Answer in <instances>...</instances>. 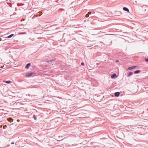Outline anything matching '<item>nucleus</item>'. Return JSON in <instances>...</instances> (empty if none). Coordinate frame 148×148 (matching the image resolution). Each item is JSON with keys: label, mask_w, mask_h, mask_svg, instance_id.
Returning <instances> with one entry per match:
<instances>
[{"label": "nucleus", "mask_w": 148, "mask_h": 148, "mask_svg": "<svg viewBox=\"0 0 148 148\" xmlns=\"http://www.w3.org/2000/svg\"><path fill=\"white\" fill-rule=\"evenodd\" d=\"M54 60H51L50 61V62H51V61H54Z\"/></svg>", "instance_id": "nucleus-18"}, {"label": "nucleus", "mask_w": 148, "mask_h": 148, "mask_svg": "<svg viewBox=\"0 0 148 148\" xmlns=\"http://www.w3.org/2000/svg\"><path fill=\"white\" fill-rule=\"evenodd\" d=\"M119 60H116V62H119Z\"/></svg>", "instance_id": "nucleus-17"}, {"label": "nucleus", "mask_w": 148, "mask_h": 148, "mask_svg": "<svg viewBox=\"0 0 148 148\" xmlns=\"http://www.w3.org/2000/svg\"><path fill=\"white\" fill-rule=\"evenodd\" d=\"M17 121H19V120H17Z\"/></svg>", "instance_id": "nucleus-21"}, {"label": "nucleus", "mask_w": 148, "mask_h": 148, "mask_svg": "<svg viewBox=\"0 0 148 148\" xmlns=\"http://www.w3.org/2000/svg\"><path fill=\"white\" fill-rule=\"evenodd\" d=\"M14 144V143H13V142H12V143H11V144Z\"/></svg>", "instance_id": "nucleus-19"}, {"label": "nucleus", "mask_w": 148, "mask_h": 148, "mask_svg": "<svg viewBox=\"0 0 148 148\" xmlns=\"http://www.w3.org/2000/svg\"><path fill=\"white\" fill-rule=\"evenodd\" d=\"M14 35V34H11L10 35H9V36H8V38H11Z\"/></svg>", "instance_id": "nucleus-11"}, {"label": "nucleus", "mask_w": 148, "mask_h": 148, "mask_svg": "<svg viewBox=\"0 0 148 148\" xmlns=\"http://www.w3.org/2000/svg\"><path fill=\"white\" fill-rule=\"evenodd\" d=\"M34 73H27V74H26V76L27 77H30Z\"/></svg>", "instance_id": "nucleus-4"}, {"label": "nucleus", "mask_w": 148, "mask_h": 148, "mask_svg": "<svg viewBox=\"0 0 148 148\" xmlns=\"http://www.w3.org/2000/svg\"><path fill=\"white\" fill-rule=\"evenodd\" d=\"M10 122H12L13 121V119L11 118H8L7 119Z\"/></svg>", "instance_id": "nucleus-5"}, {"label": "nucleus", "mask_w": 148, "mask_h": 148, "mask_svg": "<svg viewBox=\"0 0 148 148\" xmlns=\"http://www.w3.org/2000/svg\"><path fill=\"white\" fill-rule=\"evenodd\" d=\"M91 14V12H88V15H89V14Z\"/></svg>", "instance_id": "nucleus-15"}, {"label": "nucleus", "mask_w": 148, "mask_h": 148, "mask_svg": "<svg viewBox=\"0 0 148 148\" xmlns=\"http://www.w3.org/2000/svg\"><path fill=\"white\" fill-rule=\"evenodd\" d=\"M140 70H137V71H134V73L135 74H137V73H140Z\"/></svg>", "instance_id": "nucleus-7"}, {"label": "nucleus", "mask_w": 148, "mask_h": 148, "mask_svg": "<svg viewBox=\"0 0 148 148\" xmlns=\"http://www.w3.org/2000/svg\"><path fill=\"white\" fill-rule=\"evenodd\" d=\"M4 82L7 84H10L11 82L10 81H4Z\"/></svg>", "instance_id": "nucleus-10"}, {"label": "nucleus", "mask_w": 148, "mask_h": 148, "mask_svg": "<svg viewBox=\"0 0 148 148\" xmlns=\"http://www.w3.org/2000/svg\"><path fill=\"white\" fill-rule=\"evenodd\" d=\"M1 38H0V41H1Z\"/></svg>", "instance_id": "nucleus-20"}, {"label": "nucleus", "mask_w": 148, "mask_h": 148, "mask_svg": "<svg viewBox=\"0 0 148 148\" xmlns=\"http://www.w3.org/2000/svg\"><path fill=\"white\" fill-rule=\"evenodd\" d=\"M136 66H131V67H129L127 69V70L128 71V70H132V69H134L135 68H136Z\"/></svg>", "instance_id": "nucleus-1"}, {"label": "nucleus", "mask_w": 148, "mask_h": 148, "mask_svg": "<svg viewBox=\"0 0 148 148\" xmlns=\"http://www.w3.org/2000/svg\"><path fill=\"white\" fill-rule=\"evenodd\" d=\"M123 9L124 11H127L128 12H129V9L127 8L126 7H123Z\"/></svg>", "instance_id": "nucleus-6"}, {"label": "nucleus", "mask_w": 148, "mask_h": 148, "mask_svg": "<svg viewBox=\"0 0 148 148\" xmlns=\"http://www.w3.org/2000/svg\"><path fill=\"white\" fill-rule=\"evenodd\" d=\"M31 64L30 63H28L26 65V66L25 67V68L27 69H29V67L30 66Z\"/></svg>", "instance_id": "nucleus-2"}, {"label": "nucleus", "mask_w": 148, "mask_h": 148, "mask_svg": "<svg viewBox=\"0 0 148 148\" xmlns=\"http://www.w3.org/2000/svg\"><path fill=\"white\" fill-rule=\"evenodd\" d=\"M92 13H95V12H93Z\"/></svg>", "instance_id": "nucleus-22"}, {"label": "nucleus", "mask_w": 148, "mask_h": 148, "mask_svg": "<svg viewBox=\"0 0 148 148\" xmlns=\"http://www.w3.org/2000/svg\"><path fill=\"white\" fill-rule=\"evenodd\" d=\"M81 64L82 65H84V63H83V62H82V63H81Z\"/></svg>", "instance_id": "nucleus-16"}, {"label": "nucleus", "mask_w": 148, "mask_h": 148, "mask_svg": "<svg viewBox=\"0 0 148 148\" xmlns=\"http://www.w3.org/2000/svg\"><path fill=\"white\" fill-rule=\"evenodd\" d=\"M116 76V75L115 74H114L112 75L111 76V77L112 78H114Z\"/></svg>", "instance_id": "nucleus-8"}, {"label": "nucleus", "mask_w": 148, "mask_h": 148, "mask_svg": "<svg viewBox=\"0 0 148 148\" xmlns=\"http://www.w3.org/2000/svg\"><path fill=\"white\" fill-rule=\"evenodd\" d=\"M86 17H88L89 16V15L88 14H86Z\"/></svg>", "instance_id": "nucleus-14"}, {"label": "nucleus", "mask_w": 148, "mask_h": 148, "mask_svg": "<svg viewBox=\"0 0 148 148\" xmlns=\"http://www.w3.org/2000/svg\"><path fill=\"white\" fill-rule=\"evenodd\" d=\"M133 74V73L132 72L129 73L128 74H127V76L129 77L131 75H132Z\"/></svg>", "instance_id": "nucleus-9"}, {"label": "nucleus", "mask_w": 148, "mask_h": 148, "mask_svg": "<svg viewBox=\"0 0 148 148\" xmlns=\"http://www.w3.org/2000/svg\"><path fill=\"white\" fill-rule=\"evenodd\" d=\"M33 117H34V119L35 120H36V116L35 115H34V116H33Z\"/></svg>", "instance_id": "nucleus-12"}, {"label": "nucleus", "mask_w": 148, "mask_h": 148, "mask_svg": "<svg viewBox=\"0 0 148 148\" xmlns=\"http://www.w3.org/2000/svg\"><path fill=\"white\" fill-rule=\"evenodd\" d=\"M145 60L146 62H148V58L145 59Z\"/></svg>", "instance_id": "nucleus-13"}, {"label": "nucleus", "mask_w": 148, "mask_h": 148, "mask_svg": "<svg viewBox=\"0 0 148 148\" xmlns=\"http://www.w3.org/2000/svg\"><path fill=\"white\" fill-rule=\"evenodd\" d=\"M120 95V92H116L114 93V95L116 97H118Z\"/></svg>", "instance_id": "nucleus-3"}]
</instances>
